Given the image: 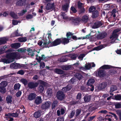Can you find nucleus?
<instances>
[{"label": "nucleus", "instance_id": "53", "mask_svg": "<svg viewBox=\"0 0 121 121\" xmlns=\"http://www.w3.org/2000/svg\"><path fill=\"white\" fill-rule=\"evenodd\" d=\"M85 68L86 69H89L91 67V65L90 63H86L85 65Z\"/></svg>", "mask_w": 121, "mask_h": 121}, {"label": "nucleus", "instance_id": "21", "mask_svg": "<svg viewBox=\"0 0 121 121\" xmlns=\"http://www.w3.org/2000/svg\"><path fill=\"white\" fill-rule=\"evenodd\" d=\"M42 111L41 110H39L35 112L34 113V117L36 118H39L41 116Z\"/></svg>", "mask_w": 121, "mask_h": 121}, {"label": "nucleus", "instance_id": "41", "mask_svg": "<svg viewBox=\"0 0 121 121\" xmlns=\"http://www.w3.org/2000/svg\"><path fill=\"white\" fill-rule=\"evenodd\" d=\"M10 15L11 17L14 19H17L18 18L17 15L14 12H11L10 13Z\"/></svg>", "mask_w": 121, "mask_h": 121}, {"label": "nucleus", "instance_id": "14", "mask_svg": "<svg viewBox=\"0 0 121 121\" xmlns=\"http://www.w3.org/2000/svg\"><path fill=\"white\" fill-rule=\"evenodd\" d=\"M99 15V11L97 10H95L92 13L91 17L93 19H95L98 17Z\"/></svg>", "mask_w": 121, "mask_h": 121}, {"label": "nucleus", "instance_id": "27", "mask_svg": "<svg viewBox=\"0 0 121 121\" xmlns=\"http://www.w3.org/2000/svg\"><path fill=\"white\" fill-rule=\"evenodd\" d=\"M67 59L65 57H62L59 58L58 59V61L60 63L64 62L67 61Z\"/></svg>", "mask_w": 121, "mask_h": 121}, {"label": "nucleus", "instance_id": "32", "mask_svg": "<svg viewBox=\"0 0 121 121\" xmlns=\"http://www.w3.org/2000/svg\"><path fill=\"white\" fill-rule=\"evenodd\" d=\"M75 76L79 80H80L82 79L83 78V76L82 74L80 73H76L75 74Z\"/></svg>", "mask_w": 121, "mask_h": 121}, {"label": "nucleus", "instance_id": "45", "mask_svg": "<svg viewBox=\"0 0 121 121\" xmlns=\"http://www.w3.org/2000/svg\"><path fill=\"white\" fill-rule=\"evenodd\" d=\"M60 15L64 19L67 20L68 19V17L66 16V14L64 12H61L60 13Z\"/></svg>", "mask_w": 121, "mask_h": 121}, {"label": "nucleus", "instance_id": "28", "mask_svg": "<svg viewBox=\"0 0 121 121\" xmlns=\"http://www.w3.org/2000/svg\"><path fill=\"white\" fill-rule=\"evenodd\" d=\"M20 44L19 43H13L11 45V46L12 48L15 49L19 48L20 47Z\"/></svg>", "mask_w": 121, "mask_h": 121}, {"label": "nucleus", "instance_id": "49", "mask_svg": "<svg viewBox=\"0 0 121 121\" xmlns=\"http://www.w3.org/2000/svg\"><path fill=\"white\" fill-rule=\"evenodd\" d=\"M21 81L24 85V86L26 85L27 84L28 81L25 78H22L21 80Z\"/></svg>", "mask_w": 121, "mask_h": 121}, {"label": "nucleus", "instance_id": "20", "mask_svg": "<svg viewBox=\"0 0 121 121\" xmlns=\"http://www.w3.org/2000/svg\"><path fill=\"white\" fill-rule=\"evenodd\" d=\"M27 51L28 52V55L32 56H34L35 55L34 52H37V51L35 49H34L33 50V51L32 49H31L30 48H28Z\"/></svg>", "mask_w": 121, "mask_h": 121}, {"label": "nucleus", "instance_id": "35", "mask_svg": "<svg viewBox=\"0 0 121 121\" xmlns=\"http://www.w3.org/2000/svg\"><path fill=\"white\" fill-rule=\"evenodd\" d=\"M12 96L9 95L6 98V101L7 103L8 104L11 103L12 102Z\"/></svg>", "mask_w": 121, "mask_h": 121}, {"label": "nucleus", "instance_id": "16", "mask_svg": "<svg viewBox=\"0 0 121 121\" xmlns=\"http://www.w3.org/2000/svg\"><path fill=\"white\" fill-rule=\"evenodd\" d=\"M26 0H17V5L22 6L25 5Z\"/></svg>", "mask_w": 121, "mask_h": 121}, {"label": "nucleus", "instance_id": "29", "mask_svg": "<svg viewBox=\"0 0 121 121\" xmlns=\"http://www.w3.org/2000/svg\"><path fill=\"white\" fill-rule=\"evenodd\" d=\"M7 41L8 39L5 37L1 38L0 39V45L5 44Z\"/></svg>", "mask_w": 121, "mask_h": 121}, {"label": "nucleus", "instance_id": "31", "mask_svg": "<svg viewBox=\"0 0 121 121\" xmlns=\"http://www.w3.org/2000/svg\"><path fill=\"white\" fill-rule=\"evenodd\" d=\"M47 94L49 97H51L52 94V89L49 88L47 89L46 92Z\"/></svg>", "mask_w": 121, "mask_h": 121}, {"label": "nucleus", "instance_id": "40", "mask_svg": "<svg viewBox=\"0 0 121 121\" xmlns=\"http://www.w3.org/2000/svg\"><path fill=\"white\" fill-rule=\"evenodd\" d=\"M118 35L117 34L113 32L111 36L110 37V39L112 38L117 39L118 37Z\"/></svg>", "mask_w": 121, "mask_h": 121}, {"label": "nucleus", "instance_id": "8", "mask_svg": "<svg viewBox=\"0 0 121 121\" xmlns=\"http://www.w3.org/2000/svg\"><path fill=\"white\" fill-rule=\"evenodd\" d=\"M21 64L14 62L10 65V67L11 68L14 69H21Z\"/></svg>", "mask_w": 121, "mask_h": 121}, {"label": "nucleus", "instance_id": "2", "mask_svg": "<svg viewBox=\"0 0 121 121\" xmlns=\"http://www.w3.org/2000/svg\"><path fill=\"white\" fill-rule=\"evenodd\" d=\"M39 82L40 84L38 88V90L39 92L41 93L43 92L44 89L43 85L44 86H46L47 85L48 83L45 82L43 81L39 80Z\"/></svg>", "mask_w": 121, "mask_h": 121}, {"label": "nucleus", "instance_id": "63", "mask_svg": "<svg viewBox=\"0 0 121 121\" xmlns=\"http://www.w3.org/2000/svg\"><path fill=\"white\" fill-rule=\"evenodd\" d=\"M21 69H27V67L25 64H21Z\"/></svg>", "mask_w": 121, "mask_h": 121}, {"label": "nucleus", "instance_id": "58", "mask_svg": "<svg viewBox=\"0 0 121 121\" xmlns=\"http://www.w3.org/2000/svg\"><path fill=\"white\" fill-rule=\"evenodd\" d=\"M70 10L73 13H75L77 11L76 9L73 6H72L71 7Z\"/></svg>", "mask_w": 121, "mask_h": 121}, {"label": "nucleus", "instance_id": "11", "mask_svg": "<svg viewBox=\"0 0 121 121\" xmlns=\"http://www.w3.org/2000/svg\"><path fill=\"white\" fill-rule=\"evenodd\" d=\"M106 72L103 69L99 70L98 71L97 75L100 78H102L105 77L106 75Z\"/></svg>", "mask_w": 121, "mask_h": 121}, {"label": "nucleus", "instance_id": "12", "mask_svg": "<svg viewBox=\"0 0 121 121\" xmlns=\"http://www.w3.org/2000/svg\"><path fill=\"white\" fill-rule=\"evenodd\" d=\"M102 25L100 21H96L95 22L92 26V28L93 29H96L99 28Z\"/></svg>", "mask_w": 121, "mask_h": 121}, {"label": "nucleus", "instance_id": "59", "mask_svg": "<svg viewBox=\"0 0 121 121\" xmlns=\"http://www.w3.org/2000/svg\"><path fill=\"white\" fill-rule=\"evenodd\" d=\"M41 56L40 57L39 56V57H40L41 59H42V60H44L45 61H47V60H45L46 59V57L44 55L42 54L41 55Z\"/></svg>", "mask_w": 121, "mask_h": 121}, {"label": "nucleus", "instance_id": "47", "mask_svg": "<svg viewBox=\"0 0 121 121\" xmlns=\"http://www.w3.org/2000/svg\"><path fill=\"white\" fill-rule=\"evenodd\" d=\"M6 92V89L5 87L0 86V92L2 94H4Z\"/></svg>", "mask_w": 121, "mask_h": 121}, {"label": "nucleus", "instance_id": "48", "mask_svg": "<svg viewBox=\"0 0 121 121\" xmlns=\"http://www.w3.org/2000/svg\"><path fill=\"white\" fill-rule=\"evenodd\" d=\"M114 105L115 108H121V104L119 103H114Z\"/></svg>", "mask_w": 121, "mask_h": 121}, {"label": "nucleus", "instance_id": "51", "mask_svg": "<svg viewBox=\"0 0 121 121\" xmlns=\"http://www.w3.org/2000/svg\"><path fill=\"white\" fill-rule=\"evenodd\" d=\"M75 111L74 110L72 111L69 114V117L70 118H72L75 114Z\"/></svg>", "mask_w": 121, "mask_h": 121}, {"label": "nucleus", "instance_id": "37", "mask_svg": "<svg viewBox=\"0 0 121 121\" xmlns=\"http://www.w3.org/2000/svg\"><path fill=\"white\" fill-rule=\"evenodd\" d=\"M58 102L57 101H54L52 103V110L55 109L57 105Z\"/></svg>", "mask_w": 121, "mask_h": 121}, {"label": "nucleus", "instance_id": "62", "mask_svg": "<svg viewBox=\"0 0 121 121\" xmlns=\"http://www.w3.org/2000/svg\"><path fill=\"white\" fill-rule=\"evenodd\" d=\"M19 21H18L17 20H12V23L14 25H17L19 22Z\"/></svg>", "mask_w": 121, "mask_h": 121}, {"label": "nucleus", "instance_id": "61", "mask_svg": "<svg viewBox=\"0 0 121 121\" xmlns=\"http://www.w3.org/2000/svg\"><path fill=\"white\" fill-rule=\"evenodd\" d=\"M117 114L119 116L120 120H121V110H118L117 111Z\"/></svg>", "mask_w": 121, "mask_h": 121}, {"label": "nucleus", "instance_id": "24", "mask_svg": "<svg viewBox=\"0 0 121 121\" xmlns=\"http://www.w3.org/2000/svg\"><path fill=\"white\" fill-rule=\"evenodd\" d=\"M81 21V19L80 18L77 17L73 19L72 22L75 25H76L78 24Z\"/></svg>", "mask_w": 121, "mask_h": 121}, {"label": "nucleus", "instance_id": "50", "mask_svg": "<svg viewBox=\"0 0 121 121\" xmlns=\"http://www.w3.org/2000/svg\"><path fill=\"white\" fill-rule=\"evenodd\" d=\"M7 84L5 81L2 82L0 84V86L5 88Z\"/></svg>", "mask_w": 121, "mask_h": 121}, {"label": "nucleus", "instance_id": "56", "mask_svg": "<svg viewBox=\"0 0 121 121\" xmlns=\"http://www.w3.org/2000/svg\"><path fill=\"white\" fill-rule=\"evenodd\" d=\"M83 4L80 2H78V7L79 9H81L82 8Z\"/></svg>", "mask_w": 121, "mask_h": 121}, {"label": "nucleus", "instance_id": "60", "mask_svg": "<svg viewBox=\"0 0 121 121\" xmlns=\"http://www.w3.org/2000/svg\"><path fill=\"white\" fill-rule=\"evenodd\" d=\"M82 94L81 93H78L76 97L77 99H80L81 98Z\"/></svg>", "mask_w": 121, "mask_h": 121}, {"label": "nucleus", "instance_id": "6", "mask_svg": "<svg viewBox=\"0 0 121 121\" xmlns=\"http://www.w3.org/2000/svg\"><path fill=\"white\" fill-rule=\"evenodd\" d=\"M118 68V69H121V67H115L113 66H111L110 65H104L101 67H100L99 68L100 69H102L103 70L104 69H112V68Z\"/></svg>", "mask_w": 121, "mask_h": 121}, {"label": "nucleus", "instance_id": "42", "mask_svg": "<svg viewBox=\"0 0 121 121\" xmlns=\"http://www.w3.org/2000/svg\"><path fill=\"white\" fill-rule=\"evenodd\" d=\"M73 34L70 32H69L67 33L66 35L67 38H68L69 40L72 38V37Z\"/></svg>", "mask_w": 121, "mask_h": 121}, {"label": "nucleus", "instance_id": "19", "mask_svg": "<svg viewBox=\"0 0 121 121\" xmlns=\"http://www.w3.org/2000/svg\"><path fill=\"white\" fill-rule=\"evenodd\" d=\"M54 72L58 74L61 75L65 73V71L60 69L56 68L54 69Z\"/></svg>", "mask_w": 121, "mask_h": 121}, {"label": "nucleus", "instance_id": "44", "mask_svg": "<svg viewBox=\"0 0 121 121\" xmlns=\"http://www.w3.org/2000/svg\"><path fill=\"white\" fill-rule=\"evenodd\" d=\"M117 89V87L115 85H113L110 87V92L111 93L112 92Z\"/></svg>", "mask_w": 121, "mask_h": 121}, {"label": "nucleus", "instance_id": "7", "mask_svg": "<svg viewBox=\"0 0 121 121\" xmlns=\"http://www.w3.org/2000/svg\"><path fill=\"white\" fill-rule=\"evenodd\" d=\"M61 40L60 38H57L51 43V46H56L61 44Z\"/></svg>", "mask_w": 121, "mask_h": 121}, {"label": "nucleus", "instance_id": "46", "mask_svg": "<svg viewBox=\"0 0 121 121\" xmlns=\"http://www.w3.org/2000/svg\"><path fill=\"white\" fill-rule=\"evenodd\" d=\"M115 99L117 100H121V95L117 94L114 96Z\"/></svg>", "mask_w": 121, "mask_h": 121}, {"label": "nucleus", "instance_id": "13", "mask_svg": "<svg viewBox=\"0 0 121 121\" xmlns=\"http://www.w3.org/2000/svg\"><path fill=\"white\" fill-rule=\"evenodd\" d=\"M72 87L71 84H68L66 86L63 87L61 90L63 92H66L67 91L70 90Z\"/></svg>", "mask_w": 121, "mask_h": 121}, {"label": "nucleus", "instance_id": "39", "mask_svg": "<svg viewBox=\"0 0 121 121\" xmlns=\"http://www.w3.org/2000/svg\"><path fill=\"white\" fill-rule=\"evenodd\" d=\"M104 48V46L103 45H101L95 47L93 48L94 50L99 51Z\"/></svg>", "mask_w": 121, "mask_h": 121}, {"label": "nucleus", "instance_id": "22", "mask_svg": "<svg viewBox=\"0 0 121 121\" xmlns=\"http://www.w3.org/2000/svg\"><path fill=\"white\" fill-rule=\"evenodd\" d=\"M36 96L35 94L34 93H31L29 95L28 98L29 100H31L35 99Z\"/></svg>", "mask_w": 121, "mask_h": 121}, {"label": "nucleus", "instance_id": "26", "mask_svg": "<svg viewBox=\"0 0 121 121\" xmlns=\"http://www.w3.org/2000/svg\"><path fill=\"white\" fill-rule=\"evenodd\" d=\"M69 7V4L66 3L65 4L63 5L62 7V10L64 11L67 12L68 10V9Z\"/></svg>", "mask_w": 121, "mask_h": 121}, {"label": "nucleus", "instance_id": "34", "mask_svg": "<svg viewBox=\"0 0 121 121\" xmlns=\"http://www.w3.org/2000/svg\"><path fill=\"white\" fill-rule=\"evenodd\" d=\"M78 56V55L77 54H73L68 55V57H70L71 59L73 60H75Z\"/></svg>", "mask_w": 121, "mask_h": 121}, {"label": "nucleus", "instance_id": "5", "mask_svg": "<svg viewBox=\"0 0 121 121\" xmlns=\"http://www.w3.org/2000/svg\"><path fill=\"white\" fill-rule=\"evenodd\" d=\"M65 95L64 92L61 91H59L57 92L56 97L58 99L60 100H62L64 98Z\"/></svg>", "mask_w": 121, "mask_h": 121}, {"label": "nucleus", "instance_id": "10", "mask_svg": "<svg viewBox=\"0 0 121 121\" xmlns=\"http://www.w3.org/2000/svg\"><path fill=\"white\" fill-rule=\"evenodd\" d=\"M107 35V33L105 32H104L100 33L97 35V37L98 39H102L106 37Z\"/></svg>", "mask_w": 121, "mask_h": 121}, {"label": "nucleus", "instance_id": "36", "mask_svg": "<svg viewBox=\"0 0 121 121\" xmlns=\"http://www.w3.org/2000/svg\"><path fill=\"white\" fill-rule=\"evenodd\" d=\"M95 82V80L92 78L89 79L87 83V85H91L93 84Z\"/></svg>", "mask_w": 121, "mask_h": 121}, {"label": "nucleus", "instance_id": "55", "mask_svg": "<svg viewBox=\"0 0 121 121\" xmlns=\"http://www.w3.org/2000/svg\"><path fill=\"white\" fill-rule=\"evenodd\" d=\"M80 88L81 90L84 92L87 91V88L83 86H81Z\"/></svg>", "mask_w": 121, "mask_h": 121}, {"label": "nucleus", "instance_id": "25", "mask_svg": "<svg viewBox=\"0 0 121 121\" xmlns=\"http://www.w3.org/2000/svg\"><path fill=\"white\" fill-rule=\"evenodd\" d=\"M89 20V17L86 15L83 16L82 17L81 20L84 23H86Z\"/></svg>", "mask_w": 121, "mask_h": 121}, {"label": "nucleus", "instance_id": "43", "mask_svg": "<svg viewBox=\"0 0 121 121\" xmlns=\"http://www.w3.org/2000/svg\"><path fill=\"white\" fill-rule=\"evenodd\" d=\"M21 87V85L18 83L15 84L14 86V90H19Z\"/></svg>", "mask_w": 121, "mask_h": 121}, {"label": "nucleus", "instance_id": "18", "mask_svg": "<svg viewBox=\"0 0 121 121\" xmlns=\"http://www.w3.org/2000/svg\"><path fill=\"white\" fill-rule=\"evenodd\" d=\"M42 102V100L40 96H37L36 97L34 101V103L37 105L39 104Z\"/></svg>", "mask_w": 121, "mask_h": 121}, {"label": "nucleus", "instance_id": "1", "mask_svg": "<svg viewBox=\"0 0 121 121\" xmlns=\"http://www.w3.org/2000/svg\"><path fill=\"white\" fill-rule=\"evenodd\" d=\"M19 55L17 52H9L5 55L6 57L8 59L13 60L15 59L18 57Z\"/></svg>", "mask_w": 121, "mask_h": 121}, {"label": "nucleus", "instance_id": "17", "mask_svg": "<svg viewBox=\"0 0 121 121\" xmlns=\"http://www.w3.org/2000/svg\"><path fill=\"white\" fill-rule=\"evenodd\" d=\"M60 68L62 69L65 71H68L71 68L72 66L70 65H62L60 66Z\"/></svg>", "mask_w": 121, "mask_h": 121}, {"label": "nucleus", "instance_id": "9", "mask_svg": "<svg viewBox=\"0 0 121 121\" xmlns=\"http://www.w3.org/2000/svg\"><path fill=\"white\" fill-rule=\"evenodd\" d=\"M55 7L54 3H53L52 4L48 3L46 5V10H51L52 11L55 9Z\"/></svg>", "mask_w": 121, "mask_h": 121}, {"label": "nucleus", "instance_id": "15", "mask_svg": "<svg viewBox=\"0 0 121 121\" xmlns=\"http://www.w3.org/2000/svg\"><path fill=\"white\" fill-rule=\"evenodd\" d=\"M61 40V44L64 45L67 44L69 42V40L68 38H60Z\"/></svg>", "mask_w": 121, "mask_h": 121}, {"label": "nucleus", "instance_id": "23", "mask_svg": "<svg viewBox=\"0 0 121 121\" xmlns=\"http://www.w3.org/2000/svg\"><path fill=\"white\" fill-rule=\"evenodd\" d=\"M107 86V83L105 82H103L98 85V88L99 90L105 88Z\"/></svg>", "mask_w": 121, "mask_h": 121}, {"label": "nucleus", "instance_id": "4", "mask_svg": "<svg viewBox=\"0 0 121 121\" xmlns=\"http://www.w3.org/2000/svg\"><path fill=\"white\" fill-rule=\"evenodd\" d=\"M38 83L37 82H30L28 83L27 87L29 89H33L36 88L38 86Z\"/></svg>", "mask_w": 121, "mask_h": 121}, {"label": "nucleus", "instance_id": "52", "mask_svg": "<svg viewBox=\"0 0 121 121\" xmlns=\"http://www.w3.org/2000/svg\"><path fill=\"white\" fill-rule=\"evenodd\" d=\"M25 72V71H24L23 70L21 69L18 71L17 73V74L23 75L24 74Z\"/></svg>", "mask_w": 121, "mask_h": 121}, {"label": "nucleus", "instance_id": "57", "mask_svg": "<svg viewBox=\"0 0 121 121\" xmlns=\"http://www.w3.org/2000/svg\"><path fill=\"white\" fill-rule=\"evenodd\" d=\"M110 74L111 75H114L117 73V71L114 69H112L109 71Z\"/></svg>", "mask_w": 121, "mask_h": 121}, {"label": "nucleus", "instance_id": "64", "mask_svg": "<svg viewBox=\"0 0 121 121\" xmlns=\"http://www.w3.org/2000/svg\"><path fill=\"white\" fill-rule=\"evenodd\" d=\"M64 119L63 117H58L56 121H64Z\"/></svg>", "mask_w": 121, "mask_h": 121}, {"label": "nucleus", "instance_id": "30", "mask_svg": "<svg viewBox=\"0 0 121 121\" xmlns=\"http://www.w3.org/2000/svg\"><path fill=\"white\" fill-rule=\"evenodd\" d=\"M91 95H85L84 97V101L86 102H89L91 100Z\"/></svg>", "mask_w": 121, "mask_h": 121}, {"label": "nucleus", "instance_id": "38", "mask_svg": "<svg viewBox=\"0 0 121 121\" xmlns=\"http://www.w3.org/2000/svg\"><path fill=\"white\" fill-rule=\"evenodd\" d=\"M96 8L94 6H91L88 9V12L90 13H92L96 10Z\"/></svg>", "mask_w": 121, "mask_h": 121}, {"label": "nucleus", "instance_id": "3", "mask_svg": "<svg viewBox=\"0 0 121 121\" xmlns=\"http://www.w3.org/2000/svg\"><path fill=\"white\" fill-rule=\"evenodd\" d=\"M51 104V103L49 101L43 103L41 106V108L43 110H46L50 107Z\"/></svg>", "mask_w": 121, "mask_h": 121}, {"label": "nucleus", "instance_id": "54", "mask_svg": "<svg viewBox=\"0 0 121 121\" xmlns=\"http://www.w3.org/2000/svg\"><path fill=\"white\" fill-rule=\"evenodd\" d=\"M36 60H37L38 62L40 64L41 62V60H42V59H41L40 57H39L38 54L36 55Z\"/></svg>", "mask_w": 121, "mask_h": 121}, {"label": "nucleus", "instance_id": "33", "mask_svg": "<svg viewBox=\"0 0 121 121\" xmlns=\"http://www.w3.org/2000/svg\"><path fill=\"white\" fill-rule=\"evenodd\" d=\"M18 39V41L21 43L27 41V39L26 37H19Z\"/></svg>", "mask_w": 121, "mask_h": 121}]
</instances>
